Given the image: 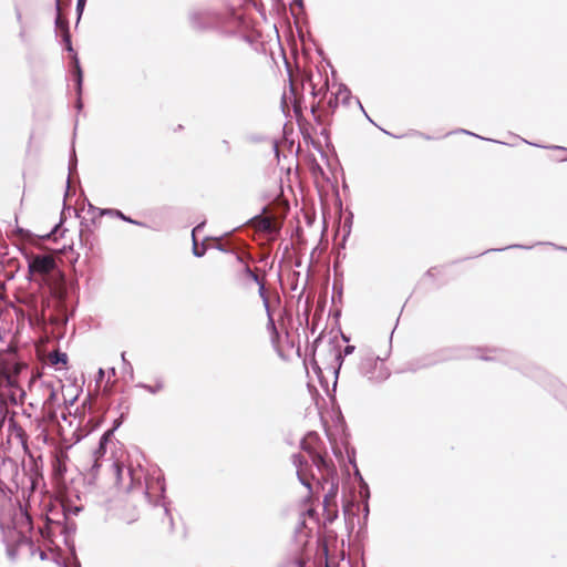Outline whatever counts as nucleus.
Here are the masks:
<instances>
[{"label": "nucleus", "instance_id": "c756f323", "mask_svg": "<svg viewBox=\"0 0 567 567\" xmlns=\"http://www.w3.org/2000/svg\"><path fill=\"white\" fill-rule=\"evenodd\" d=\"M334 95H338V97L341 96L343 105H349L350 100L352 99L351 91L346 84H340L339 90Z\"/></svg>", "mask_w": 567, "mask_h": 567}, {"label": "nucleus", "instance_id": "49530a36", "mask_svg": "<svg viewBox=\"0 0 567 567\" xmlns=\"http://www.w3.org/2000/svg\"><path fill=\"white\" fill-rule=\"evenodd\" d=\"M456 133H462V134H466V135H471V136H475V137H478V138H482V140H486V141H492V142H495V143H499L498 141H495V140H489V138H484L475 133H472L465 128H460L457 131H455Z\"/></svg>", "mask_w": 567, "mask_h": 567}, {"label": "nucleus", "instance_id": "338daca9", "mask_svg": "<svg viewBox=\"0 0 567 567\" xmlns=\"http://www.w3.org/2000/svg\"><path fill=\"white\" fill-rule=\"evenodd\" d=\"M355 102L359 105V109L363 112V114L367 115V112H365L364 107L362 106V104H361V102H360V100L358 97L355 99Z\"/></svg>", "mask_w": 567, "mask_h": 567}, {"label": "nucleus", "instance_id": "2eb2a0df", "mask_svg": "<svg viewBox=\"0 0 567 567\" xmlns=\"http://www.w3.org/2000/svg\"><path fill=\"white\" fill-rule=\"evenodd\" d=\"M544 243H537V245H543ZM546 245H550L553 246L556 250H560V251H567V247L566 246H560V245H557V244H554V243H545ZM536 246V244H535ZM534 247V245H520V244H513V245H508L506 247H503V248H494V249H487L485 251L482 252V255L484 254H488V252H493V251H503V250H507V249H525V250H529ZM481 256V254L478 255Z\"/></svg>", "mask_w": 567, "mask_h": 567}, {"label": "nucleus", "instance_id": "412c9836", "mask_svg": "<svg viewBox=\"0 0 567 567\" xmlns=\"http://www.w3.org/2000/svg\"><path fill=\"white\" fill-rule=\"evenodd\" d=\"M238 262L243 264L241 270L238 272V278H248L255 284H259L260 277L251 269L243 259L240 255L236 256Z\"/></svg>", "mask_w": 567, "mask_h": 567}, {"label": "nucleus", "instance_id": "72a5a7b5", "mask_svg": "<svg viewBox=\"0 0 567 567\" xmlns=\"http://www.w3.org/2000/svg\"><path fill=\"white\" fill-rule=\"evenodd\" d=\"M55 11H56V16H55V19H54V25H55L56 30L61 31V35H62L64 33V31H65L64 22L66 20L62 19L61 16H60V0H55Z\"/></svg>", "mask_w": 567, "mask_h": 567}, {"label": "nucleus", "instance_id": "4d7b16f0", "mask_svg": "<svg viewBox=\"0 0 567 567\" xmlns=\"http://www.w3.org/2000/svg\"><path fill=\"white\" fill-rule=\"evenodd\" d=\"M125 406H128V405H127V404H125V401H124V400H121V401L118 402V404H117L116 409H117V410L120 411V413H121L122 411H124V410H125Z\"/></svg>", "mask_w": 567, "mask_h": 567}, {"label": "nucleus", "instance_id": "f257e3e1", "mask_svg": "<svg viewBox=\"0 0 567 567\" xmlns=\"http://www.w3.org/2000/svg\"><path fill=\"white\" fill-rule=\"evenodd\" d=\"M480 358L485 361H501L505 364L512 365L514 368H519L517 365L518 355L514 352L504 350V349H496V348H488V349H481V348H461V347H446L439 349L437 351L423 355L421 358H417L415 360H412L408 362V371L415 372L420 369L430 368L432 365H435L441 362H446L450 360H460V359H467V358Z\"/></svg>", "mask_w": 567, "mask_h": 567}, {"label": "nucleus", "instance_id": "bf43d9fd", "mask_svg": "<svg viewBox=\"0 0 567 567\" xmlns=\"http://www.w3.org/2000/svg\"><path fill=\"white\" fill-rule=\"evenodd\" d=\"M221 144H223V146L225 147V151H226L227 153H229V152H230V144H229V142H228L227 140H223V141H221Z\"/></svg>", "mask_w": 567, "mask_h": 567}, {"label": "nucleus", "instance_id": "8fccbe9b", "mask_svg": "<svg viewBox=\"0 0 567 567\" xmlns=\"http://www.w3.org/2000/svg\"><path fill=\"white\" fill-rule=\"evenodd\" d=\"M14 13H16V19H17V22L21 25H24L23 23V20H22V13H21V10L19 8V6H14Z\"/></svg>", "mask_w": 567, "mask_h": 567}, {"label": "nucleus", "instance_id": "1a4fd4ad", "mask_svg": "<svg viewBox=\"0 0 567 567\" xmlns=\"http://www.w3.org/2000/svg\"><path fill=\"white\" fill-rule=\"evenodd\" d=\"M329 351H330L331 355L333 357V361H334V364H331L329 367V371L334 377L332 390L336 391L340 369H341V365H342L346 357L342 354L340 344H338L334 341V339H331L329 342Z\"/></svg>", "mask_w": 567, "mask_h": 567}, {"label": "nucleus", "instance_id": "9b49d317", "mask_svg": "<svg viewBox=\"0 0 567 567\" xmlns=\"http://www.w3.org/2000/svg\"><path fill=\"white\" fill-rule=\"evenodd\" d=\"M19 507L14 512L12 516V523L14 528H23L27 527L29 529L32 528V516L28 512L25 505H22L20 502L18 503Z\"/></svg>", "mask_w": 567, "mask_h": 567}, {"label": "nucleus", "instance_id": "774afa93", "mask_svg": "<svg viewBox=\"0 0 567 567\" xmlns=\"http://www.w3.org/2000/svg\"><path fill=\"white\" fill-rule=\"evenodd\" d=\"M109 374H110V377H115V375H116V370H115V368H110V369H109Z\"/></svg>", "mask_w": 567, "mask_h": 567}, {"label": "nucleus", "instance_id": "ddd939ff", "mask_svg": "<svg viewBox=\"0 0 567 567\" xmlns=\"http://www.w3.org/2000/svg\"><path fill=\"white\" fill-rule=\"evenodd\" d=\"M70 54V66L74 86H78L80 89L81 85H83V70L78 53L73 52Z\"/></svg>", "mask_w": 567, "mask_h": 567}, {"label": "nucleus", "instance_id": "7c9ffc66", "mask_svg": "<svg viewBox=\"0 0 567 567\" xmlns=\"http://www.w3.org/2000/svg\"><path fill=\"white\" fill-rule=\"evenodd\" d=\"M83 511L82 505H72L69 504L63 506V519H69L70 516H76Z\"/></svg>", "mask_w": 567, "mask_h": 567}, {"label": "nucleus", "instance_id": "a19ab883", "mask_svg": "<svg viewBox=\"0 0 567 567\" xmlns=\"http://www.w3.org/2000/svg\"><path fill=\"white\" fill-rule=\"evenodd\" d=\"M326 513V522L331 524L334 522V519L338 517V509L337 506H329L328 509H323Z\"/></svg>", "mask_w": 567, "mask_h": 567}, {"label": "nucleus", "instance_id": "cd10ccee", "mask_svg": "<svg viewBox=\"0 0 567 567\" xmlns=\"http://www.w3.org/2000/svg\"><path fill=\"white\" fill-rule=\"evenodd\" d=\"M76 165H78V159H76L75 151L72 150V153L70 155V161H69V177L66 179L65 196H68L70 194V177L73 174V172L76 171Z\"/></svg>", "mask_w": 567, "mask_h": 567}, {"label": "nucleus", "instance_id": "0e129e2a", "mask_svg": "<svg viewBox=\"0 0 567 567\" xmlns=\"http://www.w3.org/2000/svg\"><path fill=\"white\" fill-rule=\"evenodd\" d=\"M434 270H435V268H430V269L425 272V276L433 278V277H434Z\"/></svg>", "mask_w": 567, "mask_h": 567}, {"label": "nucleus", "instance_id": "37998d69", "mask_svg": "<svg viewBox=\"0 0 567 567\" xmlns=\"http://www.w3.org/2000/svg\"><path fill=\"white\" fill-rule=\"evenodd\" d=\"M121 359L123 362V371L125 373H128L131 378H133V365L132 363L126 359L125 352H122Z\"/></svg>", "mask_w": 567, "mask_h": 567}, {"label": "nucleus", "instance_id": "e433bc0d", "mask_svg": "<svg viewBox=\"0 0 567 567\" xmlns=\"http://www.w3.org/2000/svg\"><path fill=\"white\" fill-rule=\"evenodd\" d=\"M25 547V545H19L18 540L14 544L7 545V555L11 560H14L18 556L19 548Z\"/></svg>", "mask_w": 567, "mask_h": 567}, {"label": "nucleus", "instance_id": "a878e982", "mask_svg": "<svg viewBox=\"0 0 567 567\" xmlns=\"http://www.w3.org/2000/svg\"><path fill=\"white\" fill-rule=\"evenodd\" d=\"M136 386L146 390L151 394H156L164 389V382L161 379H158L156 380L154 385L140 382L136 384Z\"/></svg>", "mask_w": 567, "mask_h": 567}, {"label": "nucleus", "instance_id": "58836bf2", "mask_svg": "<svg viewBox=\"0 0 567 567\" xmlns=\"http://www.w3.org/2000/svg\"><path fill=\"white\" fill-rule=\"evenodd\" d=\"M58 229H59V225H55L52 230L45 235H42V236H35L33 235L31 231L27 230L25 234L28 237H32L34 239H39V240H45V239H50L52 237H55V234L58 233Z\"/></svg>", "mask_w": 567, "mask_h": 567}, {"label": "nucleus", "instance_id": "bb28decb", "mask_svg": "<svg viewBox=\"0 0 567 567\" xmlns=\"http://www.w3.org/2000/svg\"><path fill=\"white\" fill-rule=\"evenodd\" d=\"M347 454H348V458H349V463L353 465L354 467V474H355V477L359 480V483H360V487L361 486H364L363 485V482H365L357 466V463H355V451L354 449H347Z\"/></svg>", "mask_w": 567, "mask_h": 567}, {"label": "nucleus", "instance_id": "052dcab7", "mask_svg": "<svg viewBox=\"0 0 567 567\" xmlns=\"http://www.w3.org/2000/svg\"><path fill=\"white\" fill-rule=\"evenodd\" d=\"M54 561L60 566V567H68V565L65 564L64 560H61L60 557H55L54 558Z\"/></svg>", "mask_w": 567, "mask_h": 567}, {"label": "nucleus", "instance_id": "603ef678", "mask_svg": "<svg viewBox=\"0 0 567 567\" xmlns=\"http://www.w3.org/2000/svg\"><path fill=\"white\" fill-rule=\"evenodd\" d=\"M104 375H105L104 369L100 368L97 370L96 378H95V382H96L97 385L103 381Z\"/></svg>", "mask_w": 567, "mask_h": 567}, {"label": "nucleus", "instance_id": "ea45409f", "mask_svg": "<svg viewBox=\"0 0 567 567\" xmlns=\"http://www.w3.org/2000/svg\"><path fill=\"white\" fill-rule=\"evenodd\" d=\"M86 2H87V0H76V7H75V11H76V22H75V25L76 27L80 23V20L82 18V14H83L85 6H86Z\"/></svg>", "mask_w": 567, "mask_h": 567}, {"label": "nucleus", "instance_id": "f8f14e48", "mask_svg": "<svg viewBox=\"0 0 567 567\" xmlns=\"http://www.w3.org/2000/svg\"><path fill=\"white\" fill-rule=\"evenodd\" d=\"M79 238L83 247H86L90 250L93 249L95 244V235L93 230L90 228V224L87 221H81Z\"/></svg>", "mask_w": 567, "mask_h": 567}, {"label": "nucleus", "instance_id": "6ab92c4d", "mask_svg": "<svg viewBox=\"0 0 567 567\" xmlns=\"http://www.w3.org/2000/svg\"><path fill=\"white\" fill-rule=\"evenodd\" d=\"M363 485L364 486H361V491H359V495H360L361 501L363 502V508H362L363 523L367 524L368 517L370 514V508H369L370 489H369V485L367 482H363Z\"/></svg>", "mask_w": 567, "mask_h": 567}, {"label": "nucleus", "instance_id": "aec40b11", "mask_svg": "<svg viewBox=\"0 0 567 567\" xmlns=\"http://www.w3.org/2000/svg\"><path fill=\"white\" fill-rule=\"evenodd\" d=\"M112 437L113 436L111 431H105L101 435L99 444L96 449L93 451V454L96 455V457H105L107 445L111 442Z\"/></svg>", "mask_w": 567, "mask_h": 567}, {"label": "nucleus", "instance_id": "b1692460", "mask_svg": "<svg viewBox=\"0 0 567 567\" xmlns=\"http://www.w3.org/2000/svg\"><path fill=\"white\" fill-rule=\"evenodd\" d=\"M321 339H322V334H319L315 339V341L312 343V354H311V358L309 360V364H310V367H311V369H312V371H313V373L316 375L322 374V372H323L322 368L319 365V363H318V361L316 360V357H315L317 346L321 341Z\"/></svg>", "mask_w": 567, "mask_h": 567}, {"label": "nucleus", "instance_id": "6e6d98bb", "mask_svg": "<svg viewBox=\"0 0 567 567\" xmlns=\"http://www.w3.org/2000/svg\"><path fill=\"white\" fill-rule=\"evenodd\" d=\"M535 370H536V371H535V373H534V374H530V375H532L533 378H537V379H539V380H540V378H542L543 375H545V372H544L543 370H540L539 368H535Z\"/></svg>", "mask_w": 567, "mask_h": 567}, {"label": "nucleus", "instance_id": "680f3d73", "mask_svg": "<svg viewBox=\"0 0 567 567\" xmlns=\"http://www.w3.org/2000/svg\"><path fill=\"white\" fill-rule=\"evenodd\" d=\"M292 2L300 9L305 8L303 0H292Z\"/></svg>", "mask_w": 567, "mask_h": 567}, {"label": "nucleus", "instance_id": "864d4df0", "mask_svg": "<svg viewBox=\"0 0 567 567\" xmlns=\"http://www.w3.org/2000/svg\"><path fill=\"white\" fill-rule=\"evenodd\" d=\"M321 126H322V128L320 131V135L323 136L326 138V141L328 142L330 138V131L327 127V125H321Z\"/></svg>", "mask_w": 567, "mask_h": 567}, {"label": "nucleus", "instance_id": "a18cd8bd", "mask_svg": "<svg viewBox=\"0 0 567 567\" xmlns=\"http://www.w3.org/2000/svg\"><path fill=\"white\" fill-rule=\"evenodd\" d=\"M317 379L321 385L322 389H324L328 393H329V382L327 380V378L324 377V374H319L317 375Z\"/></svg>", "mask_w": 567, "mask_h": 567}, {"label": "nucleus", "instance_id": "c85d7f7f", "mask_svg": "<svg viewBox=\"0 0 567 567\" xmlns=\"http://www.w3.org/2000/svg\"><path fill=\"white\" fill-rule=\"evenodd\" d=\"M343 295V285L341 281H338L337 279L333 281L332 285V303L341 302Z\"/></svg>", "mask_w": 567, "mask_h": 567}, {"label": "nucleus", "instance_id": "393cba45", "mask_svg": "<svg viewBox=\"0 0 567 567\" xmlns=\"http://www.w3.org/2000/svg\"><path fill=\"white\" fill-rule=\"evenodd\" d=\"M64 27H65V31L61 35L62 37V43H63V47H64L65 51H68L69 53H73V52H75V50H74L73 44H72L69 21L64 22Z\"/></svg>", "mask_w": 567, "mask_h": 567}, {"label": "nucleus", "instance_id": "09e8293b", "mask_svg": "<svg viewBox=\"0 0 567 567\" xmlns=\"http://www.w3.org/2000/svg\"><path fill=\"white\" fill-rule=\"evenodd\" d=\"M525 143L529 144V145H534V146H537V147H543V148H553V150H559V151H567L566 147H563V146H545V145H539V144H536V143H529L525 140H523Z\"/></svg>", "mask_w": 567, "mask_h": 567}, {"label": "nucleus", "instance_id": "6e6552de", "mask_svg": "<svg viewBox=\"0 0 567 567\" xmlns=\"http://www.w3.org/2000/svg\"><path fill=\"white\" fill-rule=\"evenodd\" d=\"M158 488H159V494H158V496H156V498L153 499L148 493L146 494V496H147L150 503H152L154 506H161L163 508V513L167 519L169 530L173 532L174 530V519H173L172 509H171V501L167 499V497H166V486H165L164 481L158 482Z\"/></svg>", "mask_w": 567, "mask_h": 567}, {"label": "nucleus", "instance_id": "2f4dec72", "mask_svg": "<svg viewBox=\"0 0 567 567\" xmlns=\"http://www.w3.org/2000/svg\"><path fill=\"white\" fill-rule=\"evenodd\" d=\"M128 411H130V406H125V410L122 411L118 415V417H116L114 421H113V424H112V427L109 429L107 431H111L112 432V436L114 435L115 431H117L120 429V426L124 423V421L126 420V416L128 414Z\"/></svg>", "mask_w": 567, "mask_h": 567}, {"label": "nucleus", "instance_id": "e2e57ef3", "mask_svg": "<svg viewBox=\"0 0 567 567\" xmlns=\"http://www.w3.org/2000/svg\"><path fill=\"white\" fill-rule=\"evenodd\" d=\"M215 248H216L217 250H219V251H223V252H229V251H230L228 248H226V247H225V246H223V245H217Z\"/></svg>", "mask_w": 567, "mask_h": 567}, {"label": "nucleus", "instance_id": "0eeeda50", "mask_svg": "<svg viewBox=\"0 0 567 567\" xmlns=\"http://www.w3.org/2000/svg\"><path fill=\"white\" fill-rule=\"evenodd\" d=\"M338 105V95H331L327 102L324 99H319L317 103H312L310 111L315 122L319 125H329Z\"/></svg>", "mask_w": 567, "mask_h": 567}, {"label": "nucleus", "instance_id": "a211bd4d", "mask_svg": "<svg viewBox=\"0 0 567 567\" xmlns=\"http://www.w3.org/2000/svg\"><path fill=\"white\" fill-rule=\"evenodd\" d=\"M50 364L54 367L56 370L64 368L68 369L69 357L65 352L62 351H53L50 353Z\"/></svg>", "mask_w": 567, "mask_h": 567}, {"label": "nucleus", "instance_id": "7ed1b4c3", "mask_svg": "<svg viewBox=\"0 0 567 567\" xmlns=\"http://www.w3.org/2000/svg\"><path fill=\"white\" fill-rule=\"evenodd\" d=\"M187 21L192 30L204 33L219 28L221 16L213 8L197 7L188 10Z\"/></svg>", "mask_w": 567, "mask_h": 567}, {"label": "nucleus", "instance_id": "4c0bfd02", "mask_svg": "<svg viewBox=\"0 0 567 567\" xmlns=\"http://www.w3.org/2000/svg\"><path fill=\"white\" fill-rule=\"evenodd\" d=\"M74 91H75V95H76V99L74 102V107L76 109L78 112H81L84 107L83 100H82L83 85H81L80 89L78 86H74Z\"/></svg>", "mask_w": 567, "mask_h": 567}, {"label": "nucleus", "instance_id": "9d476101", "mask_svg": "<svg viewBox=\"0 0 567 567\" xmlns=\"http://www.w3.org/2000/svg\"><path fill=\"white\" fill-rule=\"evenodd\" d=\"M89 212H96L99 217L102 216H110L118 218L125 223L133 224L140 227H147V225L143 221L133 219L131 216L125 215L122 210L117 208H97L94 207L92 204H89Z\"/></svg>", "mask_w": 567, "mask_h": 567}, {"label": "nucleus", "instance_id": "20e7f679", "mask_svg": "<svg viewBox=\"0 0 567 567\" xmlns=\"http://www.w3.org/2000/svg\"><path fill=\"white\" fill-rule=\"evenodd\" d=\"M104 464L107 465V471L114 477L115 484H121L124 472V465L118 461H114L112 457H96V455L92 453L91 464L86 468V473L84 474V482L89 487L95 486L99 472L104 466Z\"/></svg>", "mask_w": 567, "mask_h": 567}, {"label": "nucleus", "instance_id": "f03ea898", "mask_svg": "<svg viewBox=\"0 0 567 567\" xmlns=\"http://www.w3.org/2000/svg\"><path fill=\"white\" fill-rule=\"evenodd\" d=\"M22 256L28 262V278H34L45 282L49 276L60 275L58 264L53 254L34 252L32 250H21Z\"/></svg>", "mask_w": 567, "mask_h": 567}, {"label": "nucleus", "instance_id": "f704fd0d", "mask_svg": "<svg viewBox=\"0 0 567 567\" xmlns=\"http://www.w3.org/2000/svg\"><path fill=\"white\" fill-rule=\"evenodd\" d=\"M250 221L258 223L259 227L264 230H267L270 228V220L266 217H261L260 214L252 216L246 223H250Z\"/></svg>", "mask_w": 567, "mask_h": 567}, {"label": "nucleus", "instance_id": "4be33fe9", "mask_svg": "<svg viewBox=\"0 0 567 567\" xmlns=\"http://www.w3.org/2000/svg\"><path fill=\"white\" fill-rule=\"evenodd\" d=\"M205 223H202V224H198L197 226H195L192 230V237H193V248H192V252L195 257L197 258H200L203 257L205 254H206V246L204 245V243L202 245H198L197 240H196V233L200 229H203Z\"/></svg>", "mask_w": 567, "mask_h": 567}, {"label": "nucleus", "instance_id": "13d9d810", "mask_svg": "<svg viewBox=\"0 0 567 567\" xmlns=\"http://www.w3.org/2000/svg\"><path fill=\"white\" fill-rule=\"evenodd\" d=\"M111 504H112V499L107 498L101 505L105 508L106 512H109Z\"/></svg>", "mask_w": 567, "mask_h": 567}, {"label": "nucleus", "instance_id": "c03bdc74", "mask_svg": "<svg viewBox=\"0 0 567 567\" xmlns=\"http://www.w3.org/2000/svg\"><path fill=\"white\" fill-rule=\"evenodd\" d=\"M297 477H298V481L305 486L307 487L310 492L312 491V487H311V484L310 482L305 477V475L302 474L301 471H297Z\"/></svg>", "mask_w": 567, "mask_h": 567}, {"label": "nucleus", "instance_id": "de8ad7c7", "mask_svg": "<svg viewBox=\"0 0 567 567\" xmlns=\"http://www.w3.org/2000/svg\"><path fill=\"white\" fill-rule=\"evenodd\" d=\"M247 140L252 143H261V142L266 141V137L261 134H255V135L247 136Z\"/></svg>", "mask_w": 567, "mask_h": 567}, {"label": "nucleus", "instance_id": "3c124183", "mask_svg": "<svg viewBox=\"0 0 567 567\" xmlns=\"http://www.w3.org/2000/svg\"><path fill=\"white\" fill-rule=\"evenodd\" d=\"M354 350H355V347H354V346L347 344V346L343 348V350H341V351H342V354H343L344 357H347V355L352 354V353L354 352Z\"/></svg>", "mask_w": 567, "mask_h": 567}, {"label": "nucleus", "instance_id": "5701e85b", "mask_svg": "<svg viewBox=\"0 0 567 567\" xmlns=\"http://www.w3.org/2000/svg\"><path fill=\"white\" fill-rule=\"evenodd\" d=\"M256 285L258 286V295L262 300L264 307H265L267 316H268V320H269L268 323L274 327V320H272V316H271L268 295H267L266 288H265V281L260 278L259 284H256Z\"/></svg>", "mask_w": 567, "mask_h": 567}, {"label": "nucleus", "instance_id": "5fc2aeb1", "mask_svg": "<svg viewBox=\"0 0 567 567\" xmlns=\"http://www.w3.org/2000/svg\"><path fill=\"white\" fill-rule=\"evenodd\" d=\"M19 38H20L21 41H25V39H27V33H25V27L24 25L20 27Z\"/></svg>", "mask_w": 567, "mask_h": 567}, {"label": "nucleus", "instance_id": "4468645a", "mask_svg": "<svg viewBox=\"0 0 567 567\" xmlns=\"http://www.w3.org/2000/svg\"><path fill=\"white\" fill-rule=\"evenodd\" d=\"M330 487L323 496V509H328L329 506H337V496L339 491V477L329 478Z\"/></svg>", "mask_w": 567, "mask_h": 567}, {"label": "nucleus", "instance_id": "39448f33", "mask_svg": "<svg viewBox=\"0 0 567 567\" xmlns=\"http://www.w3.org/2000/svg\"><path fill=\"white\" fill-rule=\"evenodd\" d=\"M359 371L369 381L377 383L383 382L390 377V372L385 368L383 360L372 352H368L361 358Z\"/></svg>", "mask_w": 567, "mask_h": 567}, {"label": "nucleus", "instance_id": "f3484780", "mask_svg": "<svg viewBox=\"0 0 567 567\" xmlns=\"http://www.w3.org/2000/svg\"><path fill=\"white\" fill-rule=\"evenodd\" d=\"M64 526L62 527V533L65 536V545L69 547L71 554L75 557V546L74 542L70 539V536L73 535L76 530V524L73 520L64 519Z\"/></svg>", "mask_w": 567, "mask_h": 567}, {"label": "nucleus", "instance_id": "c9c22d12", "mask_svg": "<svg viewBox=\"0 0 567 567\" xmlns=\"http://www.w3.org/2000/svg\"><path fill=\"white\" fill-rule=\"evenodd\" d=\"M352 223H353V213L349 212L348 215L346 216L344 223H343V230H344L343 241H346L347 238L350 236Z\"/></svg>", "mask_w": 567, "mask_h": 567}, {"label": "nucleus", "instance_id": "423d86ee", "mask_svg": "<svg viewBox=\"0 0 567 567\" xmlns=\"http://www.w3.org/2000/svg\"><path fill=\"white\" fill-rule=\"evenodd\" d=\"M300 447L311 456L313 464L322 474L324 483H328L329 478L339 477L337 468L327 453L322 454L316 451L309 444H307L305 440H301Z\"/></svg>", "mask_w": 567, "mask_h": 567}, {"label": "nucleus", "instance_id": "473e14b6", "mask_svg": "<svg viewBox=\"0 0 567 567\" xmlns=\"http://www.w3.org/2000/svg\"><path fill=\"white\" fill-rule=\"evenodd\" d=\"M309 84L311 87V95L313 99L320 96V99H326L328 92V84H324L321 89H317V85L312 82V79H309Z\"/></svg>", "mask_w": 567, "mask_h": 567}, {"label": "nucleus", "instance_id": "69168bd1", "mask_svg": "<svg viewBox=\"0 0 567 567\" xmlns=\"http://www.w3.org/2000/svg\"><path fill=\"white\" fill-rule=\"evenodd\" d=\"M355 102L359 105V109L363 112V114L367 115V112H365L364 107L362 106V104H361V102H360V100L358 97L355 99Z\"/></svg>", "mask_w": 567, "mask_h": 567}, {"label": "nucleus", "instance_id": "dca6fc26", "mask_svg": "<svg viewBox=\"0 0 567 567\" xmlns=\"http://www.w3.org/2000/svg\"><path fill=\"white\" fill-rule=\"evenodd\" d=\"M18 544L25 545V547L29 549L31 556H34L38 553L41 560L48 559L47 551L41 549L40 547L35 546L34 542L31 538L27 537L25 535H23V534L19 535Z\"/></svg>", "mask_w": 567, "mask_h": 567}, {"label": "nucleus", "instance_id": "79ce46f5", "mask_svg": "<svg viewBox=\"0 0 567 567\" xmlns=\"http://www.w3.org/2000/svg\"><path fill=\"white\" fill-rule=\"evenodd\" d=\"M307 460L301 454L292 455V464L297 467V471H301L302 466L307 465Z\"/></svg>", "mask_w": 567, "mask_h": 567}]
</instances>
